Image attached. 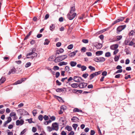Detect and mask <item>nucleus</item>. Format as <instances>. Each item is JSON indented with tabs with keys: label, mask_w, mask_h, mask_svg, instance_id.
<instances>
[{
	"label": "nucleus",
	"mask_w": 135,
	"mask_h": 135,
	"mask_svg": "<svg viewBox=\"0 0 135 135\" xmlns=\"http://www.w3.org/2000/svg\"><path fill=\"white\" fill-rule=\"evenodd\" d=\"M32 52H30L28 53L26 55V57L27 59H33L35 57L37 56V53H34V54Z\"/></svg>",
	"instance_id": "nucleus-1"
},
{
	"label": "nucleus",
	"mask_w": 135,
	"mask_h": 135,
	"mask_svg": "<svg viewBox=\"0 0 135 135\" xmlns=\"http://www.w3.org/2000/svg\"><path fill=\"white\" fill-rule=\"evenodd\" d=\"M94 60L95 62H103L105 60V59L103 57H97L94 58Z\"/></svg>",
	"instance_id": "nucleus-2"
},
{
	"label": "nucleus",
	"mask_w": 135,
	"mask_h": 135,
	"mask_svg": "<svg viewBox=\"0 0 135 135\" xmlns=\"http://www.w3.org/2000/svg\"><path fill=\"white\" fill-rule=\"evenodd\" d=\"M71 14L70 13H69L67 16L68 18L70 20H71L73 19L76 15V14L75 13H73L72 15H71Z\"/></svg>",
	"instance_id": "nucleus-3"
},
{
	"label": "nucleus",
	"mask_w": 135,
	"mask_h": 135,
	"mask_svg": "<svg viewBox=\"0 0 135 135\" xmlns=\"http://www.w3.org/2000/svg\"><path fill=\"white\" fill-rule=\"evenodd\" d=\"M73 80L75 82H80L81 81H84V80L82 79L81 77L78 76H74Z\"/></svg>",
	"instance_id": "nucleus-4"
},
{
	"label": "nucleus",
	"mask_w": 135,
	"mask_h": 135,
	"mask_svg": "<svg viewBox=\"0 0 135 135\" xmlns=\"http://www.w3.org/2000/svg\"><path fill=\"white\" fill-rule=\"evenodd\" d=\"M52 127L53 130L57 131L59 129V126L57 123L56 122L52 124Z\"/></svg>",
	"instance_id": "nucleus-5"
},
{
	"label": "nucleus",
	"mask_w": 135,
	"mask_h": 135,
	"mask_svg": "<svg viewBox=\"0 0 135 135\" xmlns=\"http://www.w3.org/2000/svg\"><path fill=\"white\" fill-rule=\"evenodd\" d=\"M93 45L98 49H100L102 47V44L97 42H94L93 43Z\"/></svg>",
	"instance_id": "nucleus-6"
},
{
	"label": "nucleus",
	"mask_w": 135,
	"mask_h": 135,
	"mask_svg": "<svg viewBox=\"0 0 135 135\" xmlns=\"http://www.w3.org/2000/svg\"><path fill=\"white\" fill-rule=\"evenodd\" d=\"M126 25L119 26L117 28V33H118V32H121L122 30L126 28Z\"/></svg>",
	"instance_id": "nucleus-7"
},
{
	"label": "nucleus",
	"mask_w": 135,
	"mask_h": 135,
	"mask_svg": "<svg viewBox=\"0 0 135 135\" xmlns=\"http://www.w3.org/2000/svg\"><path fill=\"white\" fill-rule=\"evenodd\" d=\"M87 85V83H81L78 85V86L80 88H85Z\"/></svg>",
	"instance_id": "nucleus-8"
},
{
	"label": "nucleus",
	"mask_w": 135,
	"mask_h": 135,
	"mask_svg": "<svg viewBox=\"0 0 135 135\" xmlns=\"http://www.w3.org/2000/svg\"><path fill=\"white\" fill-rule=\"evenodd\" d=\"M24 121L23 119H21L20 120H17L16 122V124L17 126H19L20 124L22 125L24 123Z\"/></svg>",
	"instance_id": "nucleus-9"
},
{
	"label": "nucleus",
	"mask_w": 135,
	"mask_h": 135,
	"mask_svg": "<svg viewBox=\"0 0 135 135\" xmlns=\"http://www.w3.org/2000/svg\"><path fill=\"white\" fill-rule=\"evenodd\" d=\"M118 46V44H115L111 46L110 47V48L112 50H115L117 49Z\"/></svg>",
	"instance_id": "nucleus-10"
},
{
	"label": "nucleus",
	"mask_w": 135,
	"mask_h": 135,
	"mask_svg": "<svg viewBox=\"0 0 135 135\" xmlns=\"http://www.w3.org/2000/svg\"><path fill=\"white\" fill-rule=\"evenodd\" d=\"M16 71V69L14 67H13L11 69L8 73V75H9L11 74H14L15 73Z\"/></svg>",
	"instance_id": "nucleus-11"
},
{
	"label": "nucleus",
	"mask_w": 135,
	"mask_h": 135,
	"mask_svg": "<svg viewBox=\"0 0 135 135\" xmlns=\"http://www.w3.org/2000/svg\"><path fill=\"white\" fill-rule=\"evenodd\" d=\"M71 120L72 121L74 122H79V119L76 117H73L71 118Z\"/></svg>",
	"instance_id": "nucleus-12"
},
{
	"label": "nucleus",
	"mask_w": 135,
	"mask_h": 135,
	"mask_svg": "<svg viewBox=\"0 0 135 135\" xmlns=\"http://www.w3.org/2000/svg\"><path fill=\"white\" fill-rule=\"evenodd\" d=\"M103 53V51H97L95 52L97 56H99L102 55Z\"/></svg>",
	"instance_id": "nucleus-13"
},
{
	"label": "nucleus",
	"mask_w": 135,
	"mask_h": 135,
	"mask_svg": "<svg viewBox=\"0 0 135 135\" xmlns=\"http://www.w3.org/2000/svg\"><path fill=\"white\" fill-rule=\"evenodd\" d=\"M60 57V56L57 57L56 59L54 60V61L55 62H59L61 61Z\"/></svg>",
	"instance_id": "nucleus-14"
},
{
	"label": "nucleus",
	"mask_w": 135,
	"mask_h": 135,
	"mask_svg": "<svg viewBox=\"0 0 135 135\" xmlns=\"http://www.w3.org/2000/svg\"><path fill=\"white\" fill-rule=\"evenodd\" d=\"M65 89V88H57L56 90V91L57 92H60L64 91V90Z\"/></svg>",
	"instance_id": "nucleus-15"
},
{
	"label": "nucleus",
	"mask_w": 135,
	"mask_h": 135,
	"mask_svg": "<svg viewBox=\"0 0 135 135\" xmlns=\"http://www.w3.org/2000/svg\"><path fill=\"white\" fill-rule=\"evenodd\" d=\"M71 66L72 67H74L75 66L76 64L77 63L76 62L74 61H71L70 63Z\"/></svg>",
	"instance_id": "nucleus-16"
},
{
	"label": "nucleus",
	"mask_w": 135,
	"mask_h": 135,
	"mask_svg": "<svg viewBox=\"0 0 135 135\" xmlns=\"http://www.w3.org/2000/svg\"><path fill=\"white\" fill-rule=\"evenodd\" d=\"M71 86L73 88H76L78 86V85L77 83H73L71 84Z\"/></svg>",
	"instance_id": "nucleus-17"
},
{
	"label": "nucleus",
	"mask_w": 135,
	"mask_h": 135,
	"mask_svg": "<svg viewBox=\"0 0 135 135\" xmlns=\"http://www.w3.org/2000/svg\"><path fill=\"white\" fill-rule=\"evenodd\" d=\"M73 111L74 112H79L82 113V110L80 109H79L78 108H74L73 110Z\"/></svg>",
	"instance_id": "nucleus-18"
},
{
	"label": "nucleus",
	"mask_w": 135,
	"mask_h": 135,
	"mask_svg": "<svg viewBox=\"0 0 135 135\" xmlns=\"http://www.w3.org/2000/svg\"><path fill=\"white\" fill-rule=\"evenodd\" d=\"M68 64V63L67 62H65L64 61L61 62H59L58 65L60 66H62L63 65H66Z\"/></svg>",
	"instance_id": "nucleus-19"
},
{
	"label": "nucleus",
	"mask_w": 135,
	"mask_h": 135,
	"mask_svg": "<svg viewBox=\"0 0 135 135\" xmlns=\"http://www.w3.org/2000/svg\"><path fill=\"white\" fill-rule=\"evenodd\" d=\"M60 56V59L61 60V61L64 60L67 57V56L66 55Z\"/></svg>",
	"instance_id": "nucleus-20"
},
{
	"label": "nucleus",
	"mask_w": 135,
	"mask_h": 135,
	"mask_svg": "<svg viewBox=\"0 0 135 135\" xmlns=\"http://www.w3.org/2000/svg\"><path fill=\"white\" fill-rule=\"evenodd\" d=\"M120 55H119L118 56H115L114 58V61L115 62H117L118 61L120 57Z\"/></svg>",
	"instance_id": "nucleus-21"
},
{
	"label": "nucleus",
	"mask_w": 135,
	"mask_h": 135,
	"mask_svg": "<svg viewBox=\"0 0 135 135\" xmlns=\"http://www.w3.org/2000/svg\"><path fill=\"white\" fill-rule=\"evenodd\" d=\"M5 80V78L3 77H2L0 80V85L3 83Z\"/></svg>",
	"instance_id": "nucleus-22"
},
{
	"label": "nucleus",
	"mask_w": 135,
	"mask_h": 135,
	"mask_svg": "<svg viewBox=\"0 0 135 135\" xmlns=\"http://www.w3.org/2000/svg\"><path fill=\"white\" fill-rule=\"evenodd\" d=\"M75 8L74 7H71V10L69 13H73V12L75 11Z\"/></svg>",
	"instance_id": "nucleus-23"
},
{
	"label": "nucleus",
	"mask_w": 135,
	"mask_h": 135,
	"mask_svg": "<svg viewBox=\"0 0 135 135\" xmlns=\"http://www.w3.org/2000/svg\"><path fill=\"white\" fill-rule=\"evenodd\" d=\"M60 122L61 123V122H64L65 120V117H60L59 119Z\"/></svg>",
	"instance_id": "nucleus-24"
},
{
	"label": "nucleus",
	"mask_w": 135,
	"mask_h": 135,
	"mask_svg": "<svg viewBox=\"0 0 135 135\" xmlns=\"http://www.w3.org/2000/svg\"><path fill=\"white\" fill-rule=\"evenodd\" d=\"M55 28V26L54 24H52L50 27V30L52 31Z\"/></svg>",
	"instance_id": "nucleus-25"
},
{
	"label": "nucleus",
	"mask_w": 135,
	"mask_h": 135,
	"mask_svg": "<svg viewBox=\"0 0 135 135\" xmlns=\"http://www.w3.org/2000/svg\"><path fill=\"white\" fill-rule=\"evenodd\" d=\"M95 75L94 73L91 74L89 76L90 80H91L93 79L95 76Z\"/></svg>",
	"instance_id": "nucleus-26"
},
{
	"label": "nucleus",
	"mask_w": 135,
	"mask_h": 135,
	"mask_svg": "<svg viewBox=\"0 0 135 135\" xmlns=\"http://www.w3.org/2000/svg\"><path fill=\"white\" fill-rule=\"evenodd\" d=\"M50 42V41L47 39H46L45 40V42L44 44V45H48Z\"/></svg>",
	"instance_id": "nucleus-27"
},
{
	"label": "nucleus",
	"mask_w": 135,
	"mask_h": 135,
	"mask_svg": "<svg viewBox=\"0 0 135 135\" xmlns=\"http://www.w3.org/2000/svg\"><path fill=\"white\" fill-rule=\"evenodd\" d=\"M9 115L11 117L14 116L15 117L16 116V113L15 112H12L10 113Z\"/></svg>",
	"instance_id": "nucleus-28"
},
{
	"label": "nucleus",
	"mask_w": 135,
	"mask_h": 135,
	"mask_svg": "<svg viewBox=\"0 0 135 135\" xmlns=\"http://www.w3.org/2000/svg\"><path fill=\"white\" fill-rule=\"evenodd\" d=\"M124 19V17H120L118 19H117V21L118 22L123 21Z\"/></svg>",
	"instance_id": "nucleus-29"
},
{
	"label": "nucleus",
	"mask_w": 135,
	"mask_h": 135,
	"mask_svg": "<svg viewBox=\"0 0 135 135\" xmlns=\"http://www.w3.org/2000/svg\"><path fill=\"white\" fill-rule=\"evenodd\" d=\"M75 55V53L74 52H71L68 54V55L70 57H72Z\"/></svg>",
	"instance_id": "nucleus-30"
},
{
	"label": "nucleus",
	"mask_w": 135,
	"mask_h": 135,
	"mask_svg": "<svg viewBox=\"0 0 135 135\" xmlns=\"http://www.w3.org/2000/svg\"><path fill=\"white\" fill-rule=\"evenodd\" d=\"M73 127L75 130H76V128L78 126V125L76 124H74L73 125Z\"/></svg>",
	"instance_id": "nucleus-31"
},
{
	"label": "nucleus",
	"mask_w": 135,
	"mask_h": 135,
	"mask_svg": "<svg viewBox=\"0 0 135 135\" xmlns=\"http://www.w3.org/2000/svg\"><path fill=\"white\" fill-rule=\"evenodd\" d=\"M22 83V81L21 80H19L16 82L15 83H14V85H17L18 84H21Z\"/></svg>",
	"instance_id": "nucleus-32"
},
{
	"label": "nucleus",
	"mask_w": 135,
	"mask_h": 135,
	"mask_svg": "<svg viewBox=\"0 0 135 135\" xmlns=\"http://www.w3.org/2000/svg\"><path fill=\"white\" fill-rule=\"evenodd\" d=\"M89 69H90L92 71H94L95 70V69L94 67H93L92 66H90L88 67Z\"/></svg>",
	"instance_id": "nucleus-33"
},
{
	"label": "nucleus",
	"mask_w": 135,
	"mask_h": 135,
	"mask_svg": "<svg viewBox=\"0 0 135 135\" xmlns=\"http://www.w3.org/2000/svg\"><path fill=\"white\" fill-rule=\"evenodd\" d=\"M81 70L83 71L85 70L87 68L86 66L83 65L81 66Z\"/></svg>",
	"instance_id": "nucleus-34"
},
{
	"label": "nucleus",
	"mask_w": 135,
	"mask_h": 135,
	"mask_svg": "<svg viewBox=\"0 0 135 135\" xmlns=\"http://www.w3.org/2000/svg\"><path fill=\"white\" fill-rule=\"evenodd\" d=\"M111 56L110 53L109 52H107L105 54V56L106 57H109Z\"/></svg>",
	"instance_id": "nucleus-35"
},
{
	"label": "nucleus",
	"mask_w": 135,
	"mask_h": 135,
	"mask_svg": "<svg viewBox=\"0 0 135 135\" xmlns=\"http://www.w3.org/2000/svg\"><path fill=\"white\" fill-rule=\"evenodd\" d=\"M31 32L30 31L29 32L28 34V35H27L25 37L24 39V40H26L30 36V35L31 34Z\"/></svg>",
	"instance_id": "nucleus-36"
},
{
	"label": "nucleus",
	"mask_w": 135,
	"mask_h": 135,
	"mask_svg": "<svg viewBox=\"0 0 135 135\" xmlns=\"http://www.w3.org/2000/svg\"><path fill=\"white\" fill-rule=\"evenodd\" d=\"M66 128L67 129L68 131H71L72 130V128L71 126L66 127Z\"/></svg>",
	"instance_id": "nucleus-37"
},
{
	"label": "nucleus",
	"mask_w": 135,
	"mask_h": 135,
	"mask_svg": "<svg viewBox=\"0 0 135 135\" xmlns=\"http://www.w3.org/2000/svg\"><path fill=\"white\" fill-rule=\"evenodd\" d=\"M38 119L40 121H42L43 119V117L42 115H40L38 117Z\"/></svg>",
	"instance_id": "nucleus-38"
},
{
	"label": "nucleus",
	"mask_w": 135,
	"mask_h": 135,
	"mask_svg": "<svg viewBox=\"0 0 135 135\" xmlns=\"http://www.w3.org/2000/svg\"><path fill=\"white\" fill-rule=\"evenodd\" d=\"M102 72V71H100L98 72H95V73H94L95 75V76H96L100 74Z\"/></svg>",
	"instance_id": "nucleus-39"
},
{
	"label": "nucleus",
	"mask_w": 135,
	"mask_h": 135,
	"mask_svg": "<svg viewBox=\"0 0 135 135\" xmlns=\"http://www.w3.org/2000/svg\"><path fill=\"white\" fill-rule=\"evenodd\" d=\"M88 76V74L87 73L84 74L82 75V76L84 78H86Z\"/></svg>",
	"instance_id": "nucleus-40"
},
{
	"label": "nucleus",
	"mask_w": 135,
	"mask_h": 135,
	"mask_svg": "<svg viewBox=\"0 0 135 135\" xmlns=\"http://www.w3.org/2000/svg\"><path fill=\"white\" fill-rule=\"evenodd\" d=\"M47 129L48 131L49 132H50L53 130L52 127L51 128L50 126H48L47 127Z\"/></svg>",
	"instance_id": "nucleus-41"
},
{
	"label": "nucleus",
	"mask_w": 135,
	"mask_h": 135,
	"mask_svg": "<svg viewBox=\"0 0 135 135\" xmlns=\"http://www.w3.org/2000/svg\"><path fill=\"white\" fill-rule=\"evenodd\" d=\"M73 47V45L72 44H70L67 47L68 49H71Z\"/></svg>",
	"instance_id": "nucleus-42"
},
{
	"label": "nucleus",
	"mask_w": 135,
	"mask_h": 135,
	"mask_svg": "<svg viewBox=\"0 0 135 135\" xmlns=\"http://www.w3.org/2000/svg\"><path fill=\"white\" fill-rule=\"evenodd\" d=\"M31 49V52L33 54H34V53H36L35 52L36 51V49L35 48H32Z\"/></svg>",
	"instance_id": "nucleus-43"
},
{
	"label": "nucleus",
	"mask_w": 135,
	"mask_h": 135,
	"mask_svg": "<svg viewBox=\"0 0 135 135\" xmlns=\"http://www.w3.org/2000/svg\"><path fill=\"white\" fill-rule=\"evenodd\" d=\"M107 74V72L106 71H103L102 73V75L104 76H106Z\"/></svg>",
	"instance_id": "nucleus-44"
},
{
	"label": "nucleus",
	"mask_w": 135,
	"mask_h": 135,
	"mask_svg": "<svg viewBox=\"0 0 135 135\" xmlns=\"http://www.w3.org/2000/svg\"><path fill=\"white\" fill-rule=\"evenodd\" d=\"M82 41L84 43L86 44L88 42V40L87 39H83Z\"/></svg>",
	"instance_id": "nucleus-45"
},
{
	"label": "nucleus",
	"mask_w": 135,
	"mask_h": 135,
	"mask_svg": "<svg viewBox=\"0 0 135 135\" xmlns=\"http://www.w3.org/2000/svg\"><path fill=\"white\" fill-rule=\"evenodd\" d=\"M123 70L122 69H120L118 70L117 71L114 73V74H117L119 73H120L122 72Z\"/></svg>",
	"instance_id": "nucleus-46"
},
{
	"label": "nucleus",
	"mask_w": 135,
	"mask_h": 135,
	"mask_svg": "<svg viewBox=\"0 0 135 135\" xmlns=\"http://www.w3.org/2000/svg\"><path fill=\"white\" fill-rule=\"evenodd\" d=\"M129 40H126L124 42V44L125 45H129Z\"/></svg>",
	"instance_id": "nucleus-47"
},
{
	"label": "nucleus",
	"mask_w": 135,
	"mask_h": 135,
	"mask_svg": "<svg viewBox=\"0 0 135 135\" xmlns=\"http://www.w3.org/2000/svg\"><path fill=\"white\" fill-rule=\"evenodd\" d=\"M31 65V63L30 62H28L25 65V67L27 68L30 66Z\"/></svg>",
	"instance_id": "nucleus-48"
},
{
	"label": "nucleus",
	"mask_w": 135,
	"mask_h": 135,
	"mask_svg": "<svg viewBox=\"0 0 135 135\" xmlns=\"http://www.w3.org/2000/svg\"><path fill=\"white\" fill-rule=\"evenodd\" d=\"M33 115L34 116H35L37 113V110L36 109H34L33 110L32 112Z\"/></svg>",
	"instance_id": "nucleus-49"
},
{
	"label": "nucleus",
	"mask_w": 135,
	"mask_h": 135,
	"mask_svg": "<svg viewBox=\"0 0 135 135\" xmlns=\"http://www.w3.org/2000/svg\"><path fill=\"white\" fill-rule=\"evenodd\" d=\"M10 122H9L7 120L6 121L4 122V127H6V125L7 124L9 123Z\"/></svg>",
	"instance_id": "nucleus-50"
},
{
	"label": "nucleus",
	"mask_w": 135,
	"mask_h": 135,
	"mask_svg": "<svg viewBox=\"0 0 135 135\" xmlns=\"http://www.w3.org/2000/svg\"><path fill=\"white\" fill-rule=\"evenodd\" d=\"M117 39L118 40H120L122 37V36L121 35L118 36L117 37Z\"/></svg>",
	"instance_id": "nucleus-51"
},
{
	"label": "nucleus",
	"mask_w": 135,
	"mask_h": 135,
	"mask_svg": "<svg viewBox=\"0 0 135 135\" xmlns=\"http://www.w3.org/2000/svg\"><path fill=\"white\" fill-rule=\"evenodd\" d=\"M119 51V50L118 49H117L116 50H115V51L113 52V55H115L117 54V53Z\"/></svg>",
	"instance_id": "nucleus-52"
},
{
	"label": "nucleus",
	"mask_w": 135,
	"mask_h": 135,
	"mask_svg": "<svg viewBox=\"0 0 135 135\" xmlns=\"http://www.w3.org/2000/svg\"><path fill=\"white\" fill-rule=\"evenodd\" d=\"M65 70L67 71H68L69 70V67L68 66L65 67Z\"/></svg>",
	"instance_id": "nucleus-53"
},
{
	"label": "nucleus",
	"mask_w": 135,
	"mask_h": 135,
	"mask_svg": "<svg viewBox=\"0 0 135 135\" xmlns=\"http://www.w3.org/2000/svg\"><path fill=\"white\" fill-rule=\"evenodd\" d=\"M60 75V73L59 72H57L56 73V78H58Z\"/></svg>",
	"instance_id": "nucleus-54"
},
{
	"label": "nucleus",
	"mask_w": 135,
	"mask_h": 135,
	"mask_svg": "<svg viewBox=\"0 0 135 135\" xmlns=\"http://www.w3.org/2000/svg\"><path fill=\"white\" fill-rule=\"evenodd\" d=\"M32 131L33 132H35L36 131L37 129L36 128H35L34 127H33L32 128Z\"/></svg>",
	"instance_id": "nucleus-55"
},
{
	"label": "nucleus",
	"mask_w": 135,
	"mask_h": 135,
	"mask_svg": "<svg viewBox=\"0 0 135 135\" xmlns=\"http://www.w3.org/2000/svg\"><path fill=\"white\" fill-rule=\"evenodd\" d=\"M61 45V43L60 42H57L56 44V46L57 47H59Z\"/></svg>",
	"instance_id": "nucleus-56"
},
{
	"label": "nucleus",
	"mask_w": 135,
	"mask_h": 135,
	"mask_svg": "<svg viewBox=\"0 0 135 135\" xmlns=\"http://www.w3.org/2000/svg\"><path fill=\"white\" fill-rule=\"evenodd\" d=\"M44 118L45 120H47L48 119V116H47L46 115H45L44 117Z\"/></svg>",
	"instance_id": "nucleus-57"
},
{
	"label": "nucleus",
	"mask_w": 135,
	"mask_h": 135,
	"mask_svg": "<svg viewBox=\"0 0 135 135\" xmlns=\"http://www.w3.org/2000/svg\"><path fill=\"white\" fill-rule=\"evenodd\" d=\"M54 69L55 70H58L59 68L57 66H55L54 67Z\"/></svg>",
	"instance_id": "nucleus-58"
},
{
	"label": "nucleus",
	"mask_w": 135,
	"mask_h": 135,
	"mask_svg": "<svg viewBox=\"0 0 135 135\" xmlns=\"http://www.w3.org/2000/svg\"><path fill=\"white\" fill-rule=\"evenodd\" d=\"M95 133V131L94 130H92L90 132V135H94Z\"/></svg>",
	"instance_id": "nucleus-59"
},
{
	"label": "nucleus",
	"mask_w": 135,
	"mask_h": 135,
	"mask_svg": "<svg viewBox=\"0 0 135 135\" xmlns=\"http://www.w3.org/2000/svg\"><path fill=\"white\" fill-rule=\"evenodd\" d=\"M50 119L54 121L55 120L56 118L54 116H52L50 117Z\"/></svg>",
	"instance_id": "nucleus-60"
},
{
	"label": "nucleus",
	"mask_w": 135,
	"mask_h": 135,
	"mask_svg": "<svg viewBox=\"0 0 135 135\" xmlns=\"http://www.w3.org/2000/svg\"><path fill=\"white\" fill-rule=\"evenodd\" d=\"M86 54L88 56H91L92 55L91 53L90 52H86Z\"/></svg>",
	"instance_id": "nucleus-61"
},
{
	"label": "nucleus",
	"mask_w": 135,
	"mask_h": 135,
	"mask_svg": "<svg viewBox=\"0 0 135 135\" xmlns=\"http://www.w3.org/2000/svg\"><path fill=\"white\" fill-rule=\"evenodd\" d=\"M129 59H127L126 60V62H125V64H128L129 63Z\"/></svg>",
	"instance_id": "nucleus-62"
},
{
	"label": "nucleus",
	"mask_w": 135,
	"mask_h": 135,
	"mask_svg": "<svg viewBox=\"0 0 135 135\" xmlns=\"http://www.w3.org/2000/svg\"><path fill=\"white\" fill-rule=\"evenodd\" d=\"M61 134L62 135H66V133L64 131H62L61 132Z\"/></svg>",
	"instance_id": "nucleus-63"
},
{
	"label": "nucleus",
	"mask_w": 135,
	"mask_h": 135,
	"mask_svg": "<svg viewBox=\"0 0 135 135\" xmlns=\"http://www.w3.org/2000/svg\"><path fill=\"white\" fill-rule=\"evenodd\" d=\"M74 132L73 131H71L68 135H74Z\"/></svg>",
	"instance_id": "nucleus-64"
}]
</instances>
